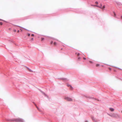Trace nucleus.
<instances>
[{
  "label": "nucleus",
  "mask_w": 122,
  "mask_h": 122,
  "mask_svg": "<svg viewBox=\"0 0 122 122\" xmlns=\"http://www.w3.org/2000/svg\"><path fill=\"white\" fill-rule=\"evenodd\" d=\"M113 13H114V16H116V14H115V12H113Z\"/></svg>",
  "instance_id": "12"
},
{
  "label": "nucleus",
  "mask_w": 122,
  "mask_h": 122,
  "mask_svg": "<svg viewBox=\"0 0 122 122\" xmlns=\"http://www.w3.org/2000/svg\"><path fill=\"white\" fill-rule=\"evenodd\" d=\"M78 59L79 60L80 59H81V58L80 57H78Z\"/></svg>",
  "instance_id": "25"
},
{
  "label": "nucleus",
  "mask_w": 122,
  "mask_h": 122,
  "mask_svg": "<svg viewBox=\"0 0 122 122\" xmlns=\"http://www.w3.org/2000/svg\"><path fill=\"white\" fill-rule=\"evenodd\" d=\"M44 38H41V40H42H42H44Z\"/></svg>",
  "instance_id": "21"
},
{
  "label": "nucleus",
  "mask_w": 122,
  "mask_h": 122,
  "mask_svg": "<svg viewBox=\"0 0 122 122\" xmlns=\"http://www.w3.org/2000/svg\"><path fill=\"white\" fill-rule=\"evenodd\" d=\"M3 24H2V23L1 22H0V25H2Z\"/></svg>",
  "instance_id": "13"
},
{
  "label": "nucleus",
  "mask_w": 122,
  "mask_h": 122,
  "mask_svg": "<svg viewBox=\"0 0 122 122\" xmlns=\"http://www.w3.org/2000/svg\"><path fill=\"white\" fill-rule=\"evenodd\" d=\"M108 69L110 70L111 71V69L110 68H109Z\"/></svg>",
  "instance_id": "17"
},
{
  "label": "nucleus",
  "mask_w": 122,
  "mask_h": 122,
  "mask_svg": "<svg viewBox=\"0 0 122 122\" xmlns=\"http://www.w3.org/2000/svg\"><path fill=\"white\" fill-rule=\"evenodd\" d=\"M12 121H15L16 122H23V120L20 118L13 119Z\"/></svg>",
  "instance_id": "1"
},
{
  "label": "nucleus",
  "mask_w": 122,
  "mask_h": 122,
  "mask_svg": "<svg viewBox=\"0 0 122 122\" xmlns=\"http://www.w3.org/2000/svg\"><path fill=\"white\" fill-rule=\"evenodd\" d=\"M54 46H56V42H55L54 43Z\"/></svg>",
  "instance_id": "9"
},
{
  "label": "nucleus",
  "mask_w": 122,
  "mask_h": 122,
  "mask_svg": "<svg viewBox=\"0 0 122 122\" xmlns=\"http://www.w3.org/2000/svg\"><path fill=\"white\" fill-rule=\"evenodd\" d=\"M114 118H120V116L119 115L114 114Z\"/></svg>",
  "instance_id": "3"
},
{
  "label": "nucleus",
  "mask_w": 122,
  "mask_h": 122,
  "mask_svg": "<svg viewBox=\"0 0 122 122\" xmlns=\"http://www.w3.org/2000/svg\"><path fill=\"white\" fill-rule=\"evenodd\" d=\"M31 35L32 36H34V35L33 34H32Z\"/></svg>",
  "instance_id": "26"
},
{
  "label": "nucleus",
  "mask_w": 122,
  "mask_h": 122,
  "mask_svg": "<svg viewBox=\"0 0 122 122\" xmlns=\"http://www.w3.org/2000/svg\"><path fill=\"white\" fill-rule=\"evenodd\" d=\"M109 116H111V117H113L114 118V113H113L112 114H109Z\"/></svg>",
  "instance_id": "5"
},
{
  "label": "nucleus",
  "mask_w": 122,
  "mask_h": 122,
  "mask_svg": "<svg viewBox=\"0 0 122 122\" xmlns=\"http://www.w3.org/2000/svg\"><path fill=\"white\" fill-rule=\"evenodd\" d=\"M35 106H36V107L37 108V109H38V110H39V109L38 108V107L36 105H35Z\"/></svg>",
  "instance_id": "10"
},
{
  "label": "nucleus",
  "mask_w": 122,
  "mask_h": 122,
  "mask_svg": "<svg viewBox=\"0 0 122 122\" xmlns=\"http://www.w3.org/2000/svg\"><path fill=\"white\" fill-rule=\"evenodd\" d=\"M20 30L21 31H22V29L21 28L20 29Z\"/></svg>",
  "instance_id": "30"
},
{
  "label": "nucleus",
  "mask_w": 122,
  "mask_h": 122,
  "mask_svg": "<svg viewBox=\"0 0 122 122\" xmlns=\"http://www.w3.org/2000/svg\"><path fill=\"white\" fill-rule=\"evenodd\" d=\"M100 7H102V4H101L100 5Z\"/></svg>",
  "instance_id": "23"
},
{
  "label": "nucleus",
  "mask_w": 122,
  "mask_h": 122,
  "mask_svg": "<svg viewBox=\"0 0 122 122\" xmlns=\"http://www.w3.org/2000/svg\"><path fill=\"white\" fill-rule=\"evenodd\" d=\"M99 66V64H97L96 65V66L97 67Z\"/></svg>",
  "instance_id": "11"
},
{
  "label": "nucleus",
  "mask_w": 122,
  "mask_h": 122,
  "mask_svg": "<svg viewBox=\"0 0 122 122\" xmlns=\"http://www.w3.org/2000/svg\"><path fill=\"white\" fill-rule=\"evenodd\" d=\"M118 68V69H120V68Z\"/></svg>",
  "instance_id": "32"
},
{
  "label": "nucleus",
  "mask_w": 122,
  "mask_h": 122,
  "mask_svg": "<svg viewBox=\"0 0 122 122\" xmlns=\"http://www.w3.org/2000/svg\"><path fill=\"white\" fill-rule=\"evenodd\" d=\"M67 86L68 87H70L71 88V89L72 90V89L73 88L70 85L68 84L67 85Z\"/></svg>",
  "instance_id": "6"
},
{
  "label": "nucleus",
  "mask_w": 122,
  "mask_h": 122,
  "mask_svg": "<svg viewBox=\"0 0 122 122\" xmlns=\"http://www.w3.org/2000/svg\"><path fill=\"white\" fill-rule=\"evenodd\" d=\"M28 36H30V34H28Z\"/></svg>",
  "instance_id": "19"
},
{
  "label": "nucleus",
  "mask_w": 122,
  "mask_h": 122,
  "mask_svg": "<svg viewBox=\"0 0 122 122\" xmlns=\"http://www.w3.org/2000/svg\"><path fill=\"white\" fill-rule=\"evenodd\" d=\"M109 109L112 112L114 111V109L113 108H109Z\"/></svg>",
  "instance_id": "7"
},
{
  "label": "nucleus",
  "mask_w": 122,
  "mask_h": 122,
  "mask_svg": "<svg viewBox=\"0 0 122 122\" xmlns=\"http://www.w3.org/2000/svg\"><path fill=\"white\" fill-rule=\"evenodd\" d=\"M83 59L84 60H86V58H85V57H83Z\"/></svg>",
  "instance_id": "20"
},
{
  "label": "nucleus",
  "mask_w": 122,
  "mask_h": 122,
  "mask_svg": "<svg viewBox=\"0 0 122 122\" xmlns=\"http://www.w3.org/2000/svg\"><path fill=\"white\" fill-rule=\"evenodd\" d=\"M33 38H32L31 39V40H33Z\"/></svg>",
  "instance_id": "28"
},
{
  "label": "nucleus",
  "mask_w": 122,
  "mask_h": 122,
  "mask_svg": "<svg viewBox=\"0 0 122 122\" xmlns=\"http://www.w3.org/2000/svg\"><path fill=\"white\" fill-rule=\"evenodd\" d=\"M95 3L97 4H98V2L97 1H96L95 2Z\"/></svg>",
  "instance_id": "14"
},
{
  "label": "nucleus",
  "mask_w": 122,
  "mask_h": 122,
  "mask_svg": "<svg viewBox=\"0 0 122 122\" xmlns=\"http://www.w3.org/2000/svg\"><path fill=\"white\" fill-rule=\"evenodd\" d=\"M0 20H2V21H5L4 20H2V19H0Z\"/></svg>",
  "instance_id": "24"
},
{
  "label": "nucleus",
  "mask_w": 122,
  "mask_h": 122,
  "mask_svg": "<svg viewBox=\"0 0 122 122\" xmlns=\"http://www.w3.org/2000/svg\"><path fill=\"white\" fill-rule=\"evenodd\" d=\"M20 32V31L19 30H18V31H17V32L18 33H19V32Z\"/></svg>",
  "instance_id": "29"
},
{
  "label": "nucleus",
  "mask_w": 122,
  "mask_h": 122,
  "mask_svg": "<svg viewBox=\"0 0 122 122\" xmlns=\"http://www.w3.org/2000/svg\"><path fill=\"white\" fill-rule=\"evenodd\" d=\"M53 43V41H51V44H52Z\"/></svg>",
  "instance_id": "22"
},
{
  "label": "nucleus",
  "mask_w": 122,
  "mask_h": 122,
  "mask_svg": "<svg viewBox=\"0 0 122 122\" xmlns=\"http://www.w3.org/2000/svg\"><path fill=\"white\" fill-rule=\"evenodd\" d=\"M79 55H80V54H79V53H78L77 54V56H79Z\"/></svg>",
  "instance_id": "27"
},
{
  "label": "nucleus",
  "mask_w": 122,
  "mask_h": 122,
  "mask_svg": "<svg viewBox=\"0 0 122 122\" xmlns=\"http://www.w3.org/2000/svg\"><path fill=\"white\" fill-rule=\"evenodd\" d=\"M121 18L122 19V16H121Z\"/></svg>",
  "instance_id": "31"
},
{
  "label": "nucleus",
  "mask_w": 122,
  "mask_h": 122,
  "mask_svg": "<svg viewBox=\"0 0 122 122\" xmlns=\"http://www.w3.org/2000/svg\"><path fill=\"white\" fill-rule=\"evenodd\" d=\"M89 62L90 63H92V61H89Z\"/></svg>",
  "instance_id": "18"
},
{
  "label": "nucleus",
  "mask_w": 122,
  "mask_h": 122,
  "mask_svg": "<svg viewBox=\"0 0 122 122\" xmlns=\"http://www.w3.org/2000/svg\"><path fill=\"white\" fill-rule=\"evenodd\" d=\"M65 99L66 100L68 101H72V99L70 97H66L65 98Z\"/></svg>",
  "instance_id": "2"
},
{
  "label": "nucleus",
  "mask_w": 122,
  "mask_h": 122,
  "mask_svg": "<svg viewBox=\"0 0 122 122\" xmlns=\"http://www.w3.org/2000/svg\"><path fill=\"white\" fill-rule=\"evenodd\" d=\"M96 7L100 8L102 9H104L105 8V5H103V7H100L98 5H96Z\"/></svg>",
  "instance_id": "4"
},
{
  "label": "nucleus",
  "mask_w": 122,
  "mask_h": 122,
  "mask_svg": "<svg viewBox=\"0 0 122 122\" xmlns=\"http://www.w3.org/2000/svg\"><path fill=\"white\" fill-rule=\"evenodd\" d=\"M14 32H16V30H14Z\"/></svg>",
  "instance_id": "16"
},
{
  "label": "nucleus",
  "mask_w": 122,
  "mask_h": 122,
  "mask_svg": "<svg viewBox=\"0 0 122 122\" xmlns=\"http://www.w3.org/2000/svg\"><path fill=\"white\" fill-rule=\"evenodd\" d=\"M91 5L92 6H96V5Z\"/></svg>",
  "instance_id": "15"
},
{
  "label": "nucleus",
  "mask_w": 122,
  "mask_h": 122,
  "mask_svg": "<svg viewBox=\"0 0 122 122\" xmlns=\"http://www.w3.org/2000/svg\"><path fill=\"white\" fill-rule=\"evenodd\" d=\"M28 70H29V71H30V72H32V70H31L30 69H29V68H28Z\"/></svg>",
  "instance_id": "8"
},
{
  "label": "nucleus",
  "mask_w": 122,
  "mask_h": 122,
  "mask_svg": "<svg viewBox=\"0 0 122 122\" xmlns=\"http://www.w3.org/2000/svg\"><path fill=\"white\" fill-rule=\"evenodd\" d=\"M121 112L122 113V111H121Z\"/></svg>",
  "instance_id": "33"
}]
</instances>
